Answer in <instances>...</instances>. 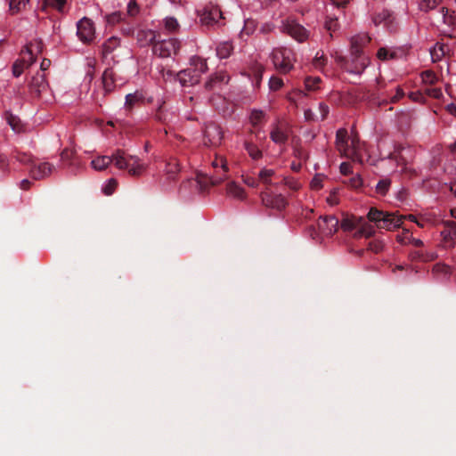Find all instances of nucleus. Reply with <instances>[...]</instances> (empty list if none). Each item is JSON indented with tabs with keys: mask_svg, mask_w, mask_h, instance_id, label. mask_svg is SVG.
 I'll use <instances>...</instances> for the list:
<instances>
[{
	"mask_svg": "<svg viewBox=\"0 0 456 456\" xmlns=\"http://www.w3.org/2000/svg\"><path fill=\"white\" fill-rule=\"evenodd\" d=\"M114 165L118 169H126L128 174L133 176L142 175L147 169V165L138 157L126 155L123 151L118 150L113 154Z\"/></svg>",
	"mask_w": 456,
	"mask_h": 456,
	"instance_id": "obj_1",
	"label": "nucleus"
},
{
	"mask_svg": "<svg viewBox=\"0 0 456 456\" xmlns=\"http://www.w3.org/2000/svg\"><path fill=\"white\" fill-rule=\"evenodd\" d=\"M367 217L373 222L378 229L391 231L397 229L403 223V216H396L395 213H389L371 208Z\"/></svg>",
	"mask_w": 456,
	"mask_h": 456,
	"instance_id": "obj_2",
	"label": "nucleus"
},
{
	"mask_svg": "<svg viewBox=\"0 0 456 456\" xmlns=\"http://www.w3.org/2000/svg\"><path fill=\"white\" fill-rule=\"evenodd\" d=\"M270 58L275 69L281 74H288L294 69L296 55L289 48L283 46L273 48Z\"/></svg>",
	"mask_w": 456,
	"mask_h": 456,
	"instance_id": "obj_3",
	"label": "nucleus"
},
{
	"mask_svg": "<svg viewBox=\"0 0 456 456\" xmlns=\"http://www.w3.org/2000/svg\"><path fill=\"white\" fill-rule=\"evenodd\" d=\"M43 46L41 41L30 42L22 51V57L17 60L12 65V74L19 77L26 68L30 66L34 61V54L40 53Z\"/></svg>",
	"mask_w": 456,
	"mask_h": 456,
	"instance_id": "obj_4",
	"label": "nucleus"
},
{
	"mask_svg": "<svg viewBox=\"0 0 456 456\" xmlns=\"http://www.w3.org/2000/svg\"><path fill=\"white\" fill-rule=\"evenodd\" d=\"M335 144L341 155L350 159L356 158L360 142L355 137L349 140L348 133L346 128H339L337 131Z\"/></svg>",
	"mask_w": 456,
	"mask_h": 456,
	"instance_id": "obj_5",
	"label": "nucleus"
},
{
	"mask_svg": "<svg viewBox=\"0 0 456 456\" xmlns=\"http://www.w3.org/2000/svg\"><path fill=\"white\" fill-rule=\"evenodd\" d=\"M336 61L347 72L352 74H362L368 67L370 61L362 52L352 53L350 60H346L343 56L336 57Z\"/></svg>",
	"mask_w": 456,
	"mask_h": 456,
	"instance_id": "obj_6",
	"label": "nucleus"
},
{
	"mask_svg": "<svg viewBox=\"0 0 456 456\" xmlns=\"http://www.w3.org/2000/svg\"><path fill=\"white\" fill-rule=\"evenodd\" d=\"M223 12L217 4L209 3L204 6L200 13V20L207 27L224 25Z\"/></svg>",
	"mask_w": 456,
	"mask_h": 456,
	"instance_id": "obj_7",
	"label": "nucleus"
},
{
	"mask_svg": "<svg viewBox=\"0 0 456 456\" xmlns=\"http://www.w3.org/2000/svg\"><path fill=\"white\" fill-rule=\"evenodd\" d=\"M180 48L176 38L159 39L152 46L153 53L160 58H167L175 54Z\"/></svg>",
	"mask_w": 456,
	"mask_h": 456,
	"instance_id": "obj_8",
	"label": "nucleus"
},
{
	"mask_svg": "<svg viewBox=\"0 0 456 456\" xmlns=\"http://www.w3.org/2000/svg\"><path fill=\"white\" fill-rule=\"evenodd\" d=\"M281 30L300 43L305 41L309 37V32L302 25L290 19L282 21Z\"/></svg>",
	"mask_w": 456,
	"mask_h": 456,
	"instance_id": "obj_9",
	"label": "nucleus"
},
{
	"mask_svg": "<svg viewBox=\"0 0 456 456\" xmlns=\"http://www.w3.org/2000/svg\"><path fill=\"white\" fill-rule=\"evenodd\" d=\"M222 128L215 124L208 123L205 126L204 130V144L210 147H216L221 144L223 140Z\"/></svg>",
	"mask_w": 456,
	"mask_h": 456,
	"instance_id": "obj_10",
	"label": "nucleus"
},
{
	"mask_svg": "<svg viewBox=\"0 0 456 456\" xmlns=\"http://www.w3.org/2000/svg\"><path fill=\"white\" fill-rule=\"evenodd\" d=\"M77 34L79 39L84 43H89L94 40L95 28L93 21L88 18H82L77 25Z\"/></svg>",
	"mask_w": 456,
	"mask_h": 456,
	"instance_id": "obj_11",
	"label": "nucleus"
},
{
	"mask_svg": "<svg viewBox=\"0 0 456 456\" xmlns=\"http://www.w3.org/2000/svg\"><path fill=\"white\" fill-rule=\"evenodd\" d=\"M338 219L335 216H321L317 223L320 234L326 237L333 235L338 231Z\"/></svg>",
	"mask_w": 456,
	"mask_h": 456,
	"instance_id": "obj_12",
	"label": "nucleus"
},
{
	"mask_svg": "<svg viewBox=\"0 0 456 456\" xmlns=\"http://www.w3.org/2000/svg\"><path fill=\"white\" fill-rule=\"evenodd\" d=\"M289 130L286 124L277 122L272 126L270 138L274 143L282 145L289 139Z\"/></svg>",
	"mask_w": 456,
	"mask_h": 456,
	"instance_id": "obj_13",
	"label": "nucleus"
},
{
	"mask_svg": "<svg viewBox=\"0 0 456 456\" xmlns=\"http://www.w3.org/2000/svg\"><path fill=\"white\" fill-rule=\"evenodd\" d=\"M48 89V83L45 79V74L41 72H37L35 76L32 77V79L29 83V91L32 94L37 97H41L44 93H45Z\"/></svg>",
	"mask_w": 456,
	"mask_h": 456,
	"instance_id": "obj_14",
	"label": "nucleus"
},
{
	"mask_svg": "<svg viewBox=\"0 0 456 456\" xmlns=\"http://www.w3.org/2000/svg\"><path fill=\"white\" fill-rule=\"evenodd\" d=\"M261 198L263 204L266 208L281 210L287 205V200L281 194H273L269 192H265L262 193Z\"/></svg>",
	"mask_w": 456,
	"mask_h": 456,
	"instance_id": "obj_15",
	"label": "nucleus"
},
{
	"mask_svg": "<svg viewBox=\"0 0 456 456\" xmlns=\"http://www.w3.org/2000/svg\"><path fill=\"white\" fill-rule=\"evenodd\" d=\"M229 79L230 77L227 73L220 70L209 77L205 83V87L211 91L219 90L229 82Z\"/></svg>",
	"mask_w": 456,
	"mask_h": 456,
	"instance_id": "obj_16",
	"label": "nucleus"
},
{
	"mask_svg": "<svg viewBox=\"0 0 456 456\" xmlns=\"http://www.w3.org/2000/svg\"><path fill=\"white\" fill-rule=\"evenodd\" d=\"M54 166L49 162L41 161L33 164L30 168V175L36 180L44 179L53 173Z\"/></svg>",
	"mask_w": 456,
	"mask_h": 456,
	"instance_id": "obj_17",
	"label": "nucleus"
},
{
	"mask_svg": "<svg viewBox=\"0 0 456 456\" xmlns=\"http://www.w3.org/2000/svg\"><path fill=\"white\" fill-rule=\"evenodd\" d=\"M444 228L441 232L443 242L445 247H452L456 240V223L453 221H444Z\"/></svg>",
	"mask_w": 456,
	"mask_h": 456,
	"instance_id": "obj_18",
	"label": "nucleus"
},
{
	"mask_svg": "<svg viewBox=\"0 0 456 456\" xmlns=\"http://www.w3.org/2000/svg\"><path fill=\"white\" fill-rule=\"evenodd\" d=\"M212 166L216 169V176L212 179L211 183L216 184L225 178V174L228 171L227 161L223 156H218L212 161Z\"/></svg>",
	"mask_w": 456,
	"mask_h": 456,
	"instance_id": "obj_19",
	"label": "nucleus"
},
{
	"mask_svg": "<svg viewBox=\"0 0 456 456\" xmlns=\"http://www.w3.org/2000/svg\"><path fill=\"white\" fill-rule=\"evenodd\" d=\"M182 86H191L197 84L200 80L199 74L192 72V69L181 70L176 74Z\"/></svg>",
	"mask_w": 456,
	"mask_h": 456,
	"instance_id": "obj_20",
	"label": "nucleus"
},
{
	"mask_svg": "<svg viewBox=\"0 0 456 456\" xmlns=\"http://www.w3.org/2000/svg\"><path fill=\"white\" fill-rule=\"evenodd\" d=\"M409 257L411 261L429 262L435 260L437 254L435 251L420 248L411 251Z\"/></svg>",
	"mask_w": 456,
	"mask_h": 456,
	"instance_id": "obj_21",
	"label": "nucleus"
},
{
	"mask_svg": "<svg viewBox=\"0 0 456 456\" xmlns=\"http://www.w3.org/2000/svg\"><path fill=\"white\" fill-rule=\"evenodd\" d=\"M158 35L154 30L144 29L137 33V41L142 46L154 45L157 41Z\"/></svg>",
	"mask_w": 456,
	"mask_h": 456,
	"instance_id": "obj_22",
	"label": "nucleus"
},
{
	"mask_svg": "<svg viewBox=\"0 0 456 456\" xmlns=\"http://www.w3.org/2000/svg\"><path fill=\"white\" fill-rule=\"evenodd\" d=\"M370 38L367 34H359L351 37V52L360 53L362 46L370 42Z\"/></svg>",
	"mask_w": 456,
	"mask_h": 456,
	"instance_id": "obj_23",
	"label": "nucleus"
},
{
	"mask_svg": "<svg viewBox=\"0 0 456 456\" xmlns=\"http://www.w3.org/2000/svg\"><path fill=\"white\" fill-rule=\"evenodd\" d=\"M102 84L107 93L113 91L116 86V72L113 69H107L102 74Z\"/></svg>",
	"mask_w": 456,
	"mask_h": 456,
	"instance_id": "obj_24",
	"label": "nucleus"
},
{
	"mask_svg": "<svg viewBox=\"0 0 456 456\" xmlns=\"http://www.w3.org/2000/svg\"><path fill=\"white\" fill-rule=\"evenodd\" d=\"M393 20L394 18L388 10H382L381 12L375 13L372 17V22L375 26L384 24V26L389 27L393 22Z\"/></svg>",
	"mask_w": 456,
	"mask_h": 456,
	"instance_id": "obj_25",
	"label": "nucleus"
},
{
	"mask_svg": "<svg viewBox=\"0 0 456 456\" xmlns=\"http://www.w3.org/2000/svg\"><path fill=\"white\" fill-rule=\"evenodd\" d=\"M449 51V46L443 43H436L430 49V55L433 62H436L442 60V58Z\"/></svg>",
	"mask_w": 456,
	"mask_h": 456,
	"instance_id": "obj_26",
	"label": "nucleus"
},
{
	"mask_svg": "<svg viewBox=\"0 0 456 456\" xmlns=\"http://www.w3.org/2000/svg\"><path fill=\"white\" fill-rule=\"evenodd\" d=\"M362 222V217H357L354 216H346L341 221V229L344 232H351L356 229Z\"/></svg>",
	"mask_w": 456,
	"mask_h": 456,
	"instance_id": "obj_27",
	"label": "nucleus"
},
{
	"mask_svg": "<svg viewBox=\"0 0 456 456\" xmlns=\"http://www.w3.org/2000/svg\"><path fill=\"white\" fill-rule=\"evenodd\" d=\"M113 162V155L110 156H99L91 161V166L94 170L102 171L107 168L110 163Z\"/></svg>",
	"mask_w": 456,
	"mask_h": 456,
	"instance_id": "obj_28",
	"label": "nucleus"
},
{
	"mask_svg": "<svg viewBox=\"0 0 456 456\" xmlns=\"http://www.w3.org/2000/svg\"><path fill=\"white\" fill-rule=\"evenodd\" d=\"M165 175L167 179L174 180L180 172L179 163L175 159H170L166 163Z\"/></svg>",
	"mask_w": 456,
	"mask_h": 456,
	"instance_id": "obj_29",
	"label": "nucleus"
},
{
	"mask_svg": "<svg viewBox=\"0 0 456 456\" xmlns=\"http://www.w3.org/2000/svg\"><path fill=\"white\" fill-rule=\"evenodd\" d=\"M233 51L232 42L224 41L220 43L216 47V54L221 59L228 58Z\"/></svg>",
	"mask_w": 456,
	"mask_h": 456,
	"instance_id": "obj_30",
	"label": "nucleus"
},
{
	"mask_svg": "<svg viewBox=\"0 0 456 456\" xmlns=\"http://www.w3.org/2000/svg\"><path fill=\"white\" fill-rule=\"evenodd\" d=\"M227 194L234 199L243 200L245 198V191L242 187L235 183H230L227 185Z\"/></svg>",
	"mask_w": 456,
	"mask_h": 456,
	"instance_id": "obj_31",
	"label": "nucleus"
},
{
	"mask_svg": "<svg viewBox=\"0 0 456 456\" xmlns=\"http://www.w3.org/2000/svg\"><path fill=\"white\" fill-rule=\"evenodd\" d=\"M191 64L194 66V69H192V72L195 74H199V77L202 73L207 72L208 70L207 61L200 57H193L191 60Z\"/></svg>",
	"mask_w": 456,
	"mask_h": 456,
	"instance_id": "obj_32",
	"label": "nucleus"
},
{
	"mask_svg": "<svg viewBox=\"0 0 456 456\" xmlns=\"http://www.w3.org/2000/svg\"><path fill=\"white\" fill-rule=\"evenodd\" d=\"M244 147L252 159L258 160L263 157L262 151L255 143L245 142Z\"/></svg>",
	"mask_w": 456,
	"mask_h": 456,
	"instance_id": "obj_33",
	"label": "nucleus"
},
{
	"mask_svg": "<svg viewBox=\"0 0 456 456\" xmlns=\"http://www.w3.org/2000/svg\"><path fill=\"white\" fill-rule=\"evenodd\" d=\"M119 45V39L116 37H111L107 39L102 45V53L107 55L112 53Z\"/></svg>",
	"mask_w": 456,
	"mask_h": 456,
	"instance_id": "obj_34",
	"label": "nucleus"
},
{
	"mask_svg": "<svg viewBox=\"0 0 456 456\" xmlns=\"http://www.w3.org/2000/svg\"><path fill=\"white\" fill-rule=\"evenodd\" d=\"M265 113L262 110L254 109L250 113V123L252 126H256L264 123Z\"/></svg>",
	"mask_w": 456,
	"mask_h": 456,
	"instance_id": "obj_35",
	"label": "nucleus"
},
{
	"mask_svg": "<svg viewBox=\"0 0 456 456\" xmlns=\"http://www.w3.org/2000/svg\"><path fill=\"white\" fill-rule=\"evenodd\" d=\"M423 84L427 86H433L437 80V76L432 70H425L420 75Z\"/></svg>",
	"mask_w": 456,
	"mask_h": 456,
	"instance_id": "obj_36",
	"label": "nucleus"
},
{
	"mask_svg": "<svg viewBox=\"0 0 456 456\" xmlns=\"http://www.w3.org/2000/svg\"><path fill=\"white\" fill-rule=\"evenodd\" d=\"M442 0H420L419 3V9L422 12H429L435 9Z\"/></svg>",
	"mask_w": 456,
	"mask_h": 456,
	"instance_id": "obj_37",
	"label": "nucleus"
},
{
	"mask_svg": "<svg viewBox=\"0 0 456 456\" xmlns=\"http://www.w3.org/2000/svg\"><path fill=\"white\" fill-rule=\"evenodd\" d=\"M338 16H328L325 21V28L330 32V37H332V32H335L338 29L339 25L338 22Z\"/></svg>",
	"mask_w": 456,
	"mask_h": 456,
	"instance_id": "obj_38",
	"label": "nucleus"
},
{
	"mask_svg": "<svg viewBox=\"0 0 456 456\" xmlns=\"http://www.w3.org/2000/svg\"><path fill=\"white\" fill-rule=\"evenodd\" d=\"M443 22L448 26H455L456 25V16L452 14H449V11L445 7H442L441 10Z\"/></svg>",
	"mask_w": 456,
	"mask_h": 456,
	"instance_id": "obj_39",
	"label": "nucleus"
},
{
	"mask_svg": "<svg viewBox=\"0 0 456 456\" xmlns=\"http://www.w3.org/2000/svg\"><path fill=\"white\" fill-rule=\"evenodd\" d=\"M256 28V22L252 19H248L244 22V26L240 31L241 35L249 36L253 34V32Z\"/></svg>",
	"mask_w": 456,
	"mask_h": 456,
	"instance_id": "obj_40",
	"label": "nucleus"
},
{
	"mask_svg": "<svg viewBox=\"0 0 456 456\" xmlns=\"http://www.w3.org/2000/svg\"><path fill=\"white\" fill-rule=\"evenodd\" d=\"M321 78L319 77H309L305 79V86L307 91H314L319 88Z\"/></svg>",
	"mask_w": 456,
	"mask_h": 456,
	"instance_id": "obj_41",
	"label": "nucleus"
},
{
	"mask_svg": "<svg viewBox=\"0 0 456 456\" xmlns=\"http://www.w3.org/2000/svg\"><path fill=\"white\" fill-rule=\"evenodd\" d=\"M377 57L381 61L394 59L395 57V52L385 47H381L377 53Z\"/></svg>",
	"mask_w": 456,
	"mask_h": 456,
	"instance_id": "obj_42",
	"label": "nucleus"
},
{
	"mask_svg": "<svg viewBox=\"0 0 456 456\" xmlns=\"http://www.w3.org/2000/svg\"><path fill=\"white\" fill-rule=\"evenodd\" d=\"M358 227H361L362 229V234H363V237L370 238L374 235L375 229L372 225H370L369 223H367L363 218L362 222L360 224Z\"/></svg>",
	"mask_w": 456,
	"mask_h": 456,
	"instance_id": "obj_43",
	"label": "nucleus"
},
{
	"mask_svg": "<svg viewBox=\"0 0 456 456\" xmlns=\"http://www.w3.org/2000/svg\"><path fill=\"white\" fill-rule=\"evenodd\" d=\"M6 120L14 132H16V133L20 132L21 126H20V119L18 118H16L15 116H13L12 114H6Z\"/></svg>",
	"mask_w": 456,
	"mask_h": 456,
	"instance_id": "obj_44",
	"label": "nucleus"
},
{
	"mask_svg": "<svg viewBox=\"0 0 456 456\" xmlns=\"http://www.w3.org/2000/svg\"><path fill=\"white\" fill-rule=\"evenodd\" d=\"M268 85L271 91H278L283 86L284 82L282 78L273 76L270 77Z\"/></svg>",
	"mask_w": 456,
	"mask_h": 456,
	"instance_id": "obj_45",
	"label": "nucleus"
},
{
	"mask_svg": "<svg viewBox=\"0 0 456 456\" xmlns=\"http://www.w3.org/2000/svg\"><path fill=\"white\" fill-rule=\"evenodd\" d=\"M28 0H10V10L13 12H19L24 9Z\"/></svg>",
	"mask_w": 456,
	"mask_h": 456,
	"instance_id": "obj_46",
	"label": "nucleus"
},
{
	"mask_svg": "<svg viewBox=\"0 0 456 456\" xmlns=\"http://www.w3.org/2000/svg\"><path fill=\"white\" fill-rule=\"evenodd\" d=\"M141 98H142L141 95L137 93L128 94L126 96V102H125L126 108L128 110L132 109L133 106L141 100Z\"/></svg>",
	"mask_w": 456,
	"mask_h": 456,
	"instance_id": "obj_47",
	"label": "nucleus"
},
{
	"mask_svg": "<svg viewBox=\"0 0 456 456\" xmlns=\"http://www.w3.org/2000/svg\"><path fill=\"white\" fill-rule=\"evenodd\" d=\"M391 181L390 179H383L380 180L376 185V191L378 193L381 195H385L390 188Z\"/></svg>",
	"mask_w": 456,
	"mask_h": 456,
	"instance_id": "obj_48",
	"label": "nucleus"
},
{
	"mask_svg": "<svg viewBox=\"0 0 456 456\" xmlns=\"http://www.w3.org/2000/svg\"><path fill=\"white\" fill-rule=\"evenodd\" d=\"M265 69L263 67V65L259 64V63H256L254 64V66L252 67V72H253V75L255 77V79H256V86H258L261 80H262V76H263V72H264Z\"/></svg>",
	"mask_w": 456,
	"mask_h": 456,
	"instance_id": "obj_49",
	"label": "nucleus"
},
{
	"mask_svg": "<svg viewBox=\"0 0 456 456\" xmlns=\"http://www.w3.org/2000/svg\"><path fill=\"white\" fill-rule=\"evenodd\" d=\"M164 23H165V28L168 32H175L179 27V23H178L177 20L173 17L166 18L164 20Z\"/></svg>",
	"mask_w": 456,
	"mask_h": 456,
	"instance_id": "obj_50",
	"label": "nucleus"
},
{
	"mask_svg": "<svg viewBox=\"0 0 456 456\" xmlns=\"http://www.w3.org/2000/svg\"><path fill=\"white\" fill-rule=\"evenodd\" d=\"M424 91L428 96L435 99H439L443 96L442 90L439 87H432L431 86H428L424 89Z\"/></svg>",
	"mask_w": 456,
	"mask_h": 456,
	"instance_id": "obj_51",
	"label": "nucleus"
},
{
	"mask_svg": "<svg viewBox=\"0 0 456 456\" xmlns=\"http://www.w3.org/2000/svg\"><path fill=\"white\" fill-rule=\"evenodd\" d=\"M383 248H384V242L379 240H372L368 245V249H370V251H372L374 253H379L383 250Z\"/></svg>",
	"mask_w": 456,
	"mask_h": 456,
	"instance_id": "obj_52",
	"label": "nucleus"
},
{
	"mask_svg": "<svg viewBox=\"0 0 456 456\" xmlns=\"http://www.w3.org/2000/svg\"><path fill=\"white\" fill-rule=\"evenodd\" d=\"M273 175H274V170L264 168L259 172L258 176L262 182H264L265 183H269L270 177L273 176Z\"/></svg>",
	"mask_w": 456,
	"mask_h": 456,
	"instance_id": "obj_53",
	"label": "nucleus"
},
{
	"mask_svg": "<svg viewBox=\"0 0 456 456\" xmlns=\"http://www.w3.org/2000/svg\"><path fill=\"white\" fill-rule=\"evenodd\" d=\"M43 2L45 5L52 6L59 11H61L66 3V0H43Z\"/></svg>",
	"mask_w": 456,
	"mask_h": 456,
	"instance_id": "obj_54",
	"label": "nucleus"
},
{
	"mask_svg": "<svg viewBox=\"0 0 456 456\" xmlns=\"http://www.w3.org/2000/svg\"><path fill=\"white\" fill-rule=\"evenodd\" d=\"M117 186V181L113 178H110L107 181L104 185L102 191L106 195H111Z\"/></svg>",
	"mask_w": 456,
	"mask_h": 456,
	"instance_id": "obj_55",
	"label": "nucleus"
},
{
	"mask_svg": "<svg viewBox=\"0 0 456 456\" xmlns=\"http://www.w3.org/2000/svg\"><path fill=\"white\" fill-rule=\"evenodd\" d=\"M16 159L22 164H30L31 167L33 166V164H35L31 156L23 152H18L16 155Z\"/></svg>",
	"mask_w": 456,
	"mask_h": 456,
	"instance_id": "obj_56",
	"label": "nucleus"
},
{
	"mask_svg": "<svg viewBox=\"0 0 456 456\" xmlns=\"http://www.w3.org/2000/svg\"><path fill=\"white\" fill-rule=\"evenodd\" d=\"M122 20V14L120 12H112L106 16V21L108 24L115 25Z\"/></svg>",
	"mask_w": 456,
	"mask_h": 456,
	"instance_id": "obj_57",
	"label": "nucleus"
},
{
	"mask_svg": "<svg viewBox=\"0 0 456 456\" xmlns=\"http://www.w3.org/2000/svg\"><path fill=\"white\" fill-rule=\"evenodd\" d=\"M390 159H394L396 162V167H401V171L403 172L406 169V162L403 156L395 154L390 157Z\"/></svg>",
	"mask_w": 456,
	"mask_h": 456,
	"instance_id": "obj_58",
	"label": "nucleus"
},
{
	"mask_svg": "<svg viewBox=\"0 0 456 456\" xmlns=\"http://www.w3.org/2000/svg\"><path fill=\"white\" fill-rule=\"evenodd\" d=\"M329 1L333 7H336L338 10V12H340L341 13H344L343 11H341V10L344 9L348 4L350 0H329Z\"/></svg>",
	"mask_w": 456,
	"mask_h": 456,
	"instance_id": "obj_59",
	"label": "nucleus"
},
{
	"mask_svg": "<svg viewBox=\"0 0 456 456\" xmlns=\"http://www.w3.org/2000/svg\"><path fill=\"white\" fill-rule=\"evenodd\" d=\"M322 181L323 178L322 175H315L311 182V187L314 190H320L322 187Z\"/></svg>",
	"mask_w": 456,
	"mask_h": 456,
	"instance_id": "obj_60",
	"label": "nucleus"
},
{
	"mask_svg": "<svg viewBox=\"0 0 456 456\" xmlns=\"http://www.w3.org/2000/svg\"><path fill=\"white\" fill-rule=\"evenodd\" d=\"M324 65V55L322 53L318 52L314 59V66L317 69Z\"/></svg>",
	"mask_w": 456,
	"mask_h": 456,
	"instance_id": "obj_61",
	"label": "nucleus"
},
{
	"mask_svg": "<svg viewBox=\"0 0 456 456\" xmlns=\"http://www.w3.org/2000/svg\"><path fill=\"white\" fill-rule=\"evenodd\" d=\"M284 184L293 191H297L300 188V183L292 178H285Z\"/></svg>",
	"mask_w": 456,
	"mask_h": 456,
	"instance_id": "obj_62",
	"label": "nucleus"
},
{
	"mask_svg": "<svg viewBox=\"0 0 456 456\" xmlns=\"http://www.w3.org/2000/svg\"><path fill=\"white\" fill-rule=\"evenodd\" d=\"M127 12L131 16H134L138 12V6L135 1L131 0L127 4Z\"/></svg>",
	"mask_w": 456,
	"mask_h": 456,
	"instance_id": "obj_63",
	"label": "nucleus"
},
{
	"mask_svg": "<svg viewBox=\"0 0 456 456\" xmlns=\"http://www.w3.org/2000/svg\"><path fill=\"white\" fill-rule=\"evenodd\" d=\"M274 28H275L274 24L266 22L262 25V27L260 28V32L263 34H269V33L273 32L274 30Z\"/></svg>",
	"mask_w": 456,
	"mask_h": 456,
	"instance_id": "obj_64",
	"label": "nucleus"
}]
</instances>
